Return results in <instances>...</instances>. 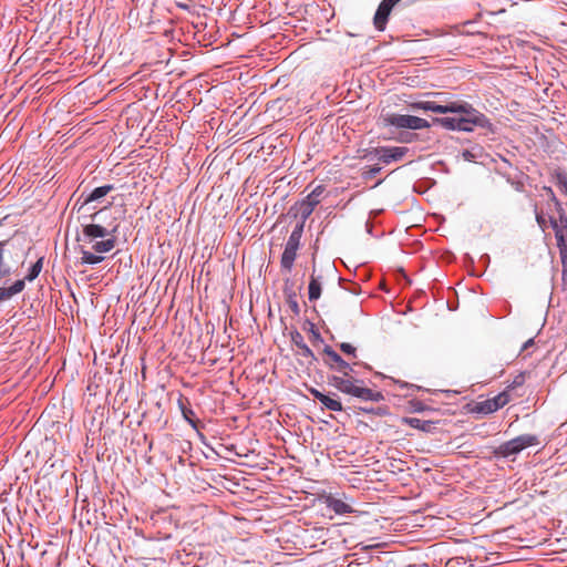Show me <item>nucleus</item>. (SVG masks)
Masks as SVG:
<instances>
[{"label":"nucleus","mask_w":567,"mask_h":567,"mask_svg":"<svg viewBox=\"0 0 567 567\" xmlns=\"http://www.w3.org/2000/svg\"><path fill=\"white\" fill-rule=\"evenodd\" d=\"M440 101H416L409 104L410 110L451 114L444 117H432L431 126L437 125L447 131L473 132L475 127L489 128V120L465 101L442 99L444 93H427Z\"/></svg>","instance_id":"obj_1"},{"label":"nucleus","mask_w":567,"mask_h":567,"mask_svg":"<svg viewBox=\"0 0 567 567\" xmlns=\"http://www.w3.org/2000/svg\"><path fill=\"white\" fill-rule=\"evenodd\" d=\"M86 218L90 219V223H82V238L78 236V241L93 243L97 238L118 233L120 223L110 206L99 209Z\"/></svg>","instance_id":"obj_2"},{"label":"nucleus","mask_w":567,"mask_h":567,"mask_svg":"<svg viewBox=\"0 0 567 567\" xmlns=\"http://www.w3.org/2000/svg\"><path fill=\"white\" fill-rule=\"evenodd\" d=\"M353 367L349 363V368L341 370L340 374H332L328 377V384L336 388L338 391L360 399L362 401L380 402L384 399L380 391H373L363 386V381L353 377Z\"/></svg>","instance_id":"obj_3"},{"label":"nucleus","mask_w":567,"mask_h":567,"mask_svg":"<svg viewBox=\"0 0 567 567\" xmlns=\"http://www.w3.org/2000/svg\"><path fill=\"white\" fill-rule=\"evenodd\" d=\"M338 270L332 264L317 267L313 262L308 286L309 301H317L321 297L322 286L329 281H340Z\"/></svg>","instance_id":"obj_4"},{"label":"nucleus","mask_w":567,"mask_h":567,"mask_svg":"<svg viewBox=\"0 0 567 567\" xmlns=\"http://www.w3.org/2000/svg\"><path fill=\"white\" fill-rule=\"evenodd\" d=\"M539 444V440L534 434H522L507 442L502 443L494 450L495 457L507 458L509 456L517 455L523 450Z\"/></svg>","instance_id":"obj_5"},{"label":"nucleus","mask_w":567,"mask_h":567,"mask_svg":"<svg viewBox=\"0 0 567 567\" xmlns=\"http://www.w3.org/2000/svg\"><path fill=\"white\" fill-rule=\"evenodd\" d=\"M323 193L324 186L318 185L305 199L291 206L288 212V215L299 217L298 221H302V224H306L307 219L313 213L316 206L320 203V198Z\"/></svg>","instance_id":"obj_6"},{"label":"nucleus","mask_w":567,"mask_h":567,"mask_svg":"<svg viewBox=\"0 0 567 567\" xmlns=\"http://www.w3.org/2000/svg\"><path fill=\"white\" fill-rule=\"evenodd\" d=\"M303 229H305V224H302V221H297V224L295 225V227L285 245V249L281 255L280 265H281V268L287 271H291V269L293 267V262L297 258V251L300 247V240H301V237L303 234Z\"/></svg>","instance_id":"obj_7"},{"label":"nucleus","mask_w":567,"mask_h":567,"mask_svg":"<svg viewBox=\"0 0 567 567\" xmlns=\"http://www.w3.org/2000/svg\"><path fill=\"white\" fill-rule=\"evenodd\" d=\"M382 120L384 125L394 126L398 128H408L416 131L431 127V123L429 121L414 115L388 113L382 115Z\"/></svg>","instance_id":"obj_8"},{"label":"nucleus","mask_w":567,"mask_h":567,"mask_svg":"<svg viewBox=\"0 0 567 567\" xmlns=\"http://www.w3.org/2000/svg\"><path fill=\"white\" fill-rule=\"evenodd\" d=\"M408 152L406 147H375L369 151L365 157L370 161L378 159L384 164L400 161Z\"/></svg>","instance_id":"obj_9"},{"label":"nucleus","mask_w":567,"mask_h":567,"mask_svg":"<svg viewBox=\"0 0 567 567\" xmlns=\"http://www.w3.org/2000/svg\"><path fill=\"white\" fill-rule=\"evenodd\" d=\"M509 396L506 392H502L492 399H487L483 402H478L475 405V412L482 414H491L508 403Z\"/></svg>","instance_id":"obj_10"},{"label":"nucleus","mask_w":567,"mask_h":567,"mask_svg":"<svg viewBox=\"0 0 567 567\" xmlns=\"http://www.w3.org/2000/svg\"><path fill=\"white\" fill-rule=\"evenodd\" d=\"M114 189V185L107 184L100 187L94 188L90 194L84 195V193L81 194V196L78 198L74 208L78 207V210L80 212L85 206H87L90 203L101 199L102 197L106 196L110 192Z\"/></svg>","instance_id":"obj_11"},{"label":"nucleus","mask_w":567,"mask_h":567,"mask_svg":"<svg viewBox=\"0 0 567 567\" xmlns=\"http://www.w3.org/2000/svg\"><path fill=\"white\" fill-rule=\"evenodd\" d=\"M322 353L324 354L323 363L332 371L340 373L341 370L349 368L347 362L337 351L330 346H324Z\"/></svg>","instance_id":"obj_12"},{"label":"nucleus","mask_w":567,"mask_h":567,"mask_svg":"<svg viewBox=\"0 0 567 567\" xmlns=\"http://www.w3.org/2000/svg\"><path fill=\"white\" fill-rule=\"evenodd\" d=\"M310 394L318 400L327 410L341 412L343 410L341 401L336 393L324 394L316 388L309 389Z\"/></svg>","instance_id":"obj_13"},{"label":"nucleus","mask_w":567,"mask_h":567,"mask_svg":"<svg viewBox=\"0 0 567 567\" xmlns=\"http://www.w3.org/2000/svg\"><path fill=\"white\" fill-rule=\"evenodd\" d=\"M546 190L550 194V198L555 204L556 212L558 217H549V223L553 229H567V215L561 206V203L555 196L553 189L550 187L546 188Z\"/></svg>","instance_id":"obj_14"},{"label":"nucleus","mask_w":567,"mask_h":567,"mask_svg":"<svg viewBox=\"0 0 567 567\" xmlns=\"http://www.w3.org/2000/svg\"><path fill=\"white\" fill-rule=\"evenodd\" d=\"M291 342L299 349V354L309 361V364H313L318 361L313 351L306 344L302 334L295 330L290 333Z\"/></svg>","instance_id":"obj_15"},{"label":"nucleus","mask_w":567,"mask_h":567,"mask_svg":"<svg viewBox=\"0 0 567 567\" xmlns=\"http://www.w3.org/2000/svg\"><path fill=\"white\" fill-rule=\"evenodd\" d=\"M326 506L338 515L353 513L352 506L340 498L328 495L324 499Z\"/></svg>","instance_id":"obj_16"},{"label":"nucleus","mask_w":567,"mask_h":567,"mask_svg":"<svg viewBox=\"0 0 567 567\" xmlns=\"http://www.w3.org/2000/svg\"><path fill=\"white\" fill-rule=\"evenodd\" d=\"M116 235L117 234H112L104 238H101V240H94L93 243H91L92 249L99 255L110 252L116 246Z\"/></svg>","instance_id":"obj_17"},{"label":"nucleus","mask_w":567,"mask_h":567,"mask_svg":"<svg viewBox=\"0 0 567 567\" xmlns=\"http://www.w3.org/2000/svg\"><path fill=\"white\" fill-rule=\"evenodd\" d=\"M25 287L24 280H16L9 287H0V303L10 300Z\"/></svg>","instance_id":"obj_18"},{"label":"nucleus","mask_w":567,"mask_h":567,"mask_svg":"<svg viewBox=\"0 0 567 567\" xmlns=\"http://www.w3.org/2000/svg\"><path fill=\"white\" fill-rule=\"evenodd\" d=\"M188 404V401L186 399H183L181 398L178 400V406L181 409V412L183 414V417L185 419V421H187V423L195 430L198 429V421H196L194 419V415H195V412L189 408L187 406Z\"/></svg>","instance_id":"obj_19"},{"label":"nucleus","mask_w":567,"mask_h":567,"mask_svg":"<svg viewBox=\"0 0 567 567\" xmlns=\"http://www.w3.org/2000/svg\"><path fill=\"white\" fill-rule=\"evenodd\" d=\"M405 423L411 427L421 430L423 432H431L435 424L433 421L421 420L417 417H406Z\"/></svg>","instance_id":"obj_20"},{"label":"nucleus","mask_w":567,"mask_h":567,"mask_svg":"<svg viewBox=\"0 0 567 567\" xmlns=\"http://www.w3.org/2000/svg\"><path fill=\"white\" fill-rule=\"evenodd\" d=\"M81 264L82 265H97L104 260V257L99 254H93L89 250H81Z\"/></svg>","instance_id":"obj_21"},{"label":"nucleus","mask_w":567,"mask_h":567,"mask_svg":"<svg viewBox=\"0 0 567 567\" xmlns=\"http://www.w3.org/2000/svg\"><path fill=\"white\" fill-rule=\"evenodd\" d=\"M286 301L295 316L300 313V307L297 301V295L292 289H285Z\"/></svg>","instance_id":"obj_22"},{"label":"nucleus","mask_w":567,"mask_h":567,"mask_svg":"<svg viewBox=\"0 0 567 567\" xmlns=\"http://www.w3.org/2000/svg\"><path fill=\"white\" fill-rule=\"evenodd\" d=\"M44 257L41 256L38 260L29 268L24 281H33L42 270Z\"/></svg>","instance_id":"obj_23"},{"label":"nucleus","mask_w":567,"mask_h":567,"mask_svg":"<svg viewBox=\"0 0 567 567\" xmlns=\"http://www.w3.org/2000/svg\"><path fill=\"white\" fill-rule=\"evenodd\" d=\"M7 241H0V280L11 274V268L4 262V247Z\"/></svg>","instance_id":"obj_24"},{"label":"nucleus","mask_w":567,"mask_h":567,"mask_svg":"<svg viewBox=\"0 0 567 567\" xmlns=\"http://www.w3.org/2000/svg\"><path fill=\"white\" fill-rule=\"evenodd\" d=\"M558 249L567 248V229H554Z\"/></svg>","instance_id":"obj_25"},{"label":"nucleus","mask_w":567,"mask_h":567,"mask_svg":"<svg viewBox=\"0 0 567 567\" xmlns=\"http://www.w3.org/2000/svg\"><path fill=\"white\" fill-rule=\"evenodd\" d=\"M555 178L557 186L567 195V173L563 171H557L555 173Z\"/></svg>","instance_id":"obj_26"},{"label":"nucleus","mask_w":567,"mask_h":567,"mask_svg":"<svg viewBox=\"0 0 567 567\" xmlns=\"http://www.w3.org/2000/svg\"><path fill=\"white\" fill-rule=\"evenodd\" d=\"M339 348L344 354L357 358V349L351 343L342 342L339 344Z\"/></svg>","instance_id":"obj_27"},{"label":"nucleus","mask_w":567,"mask_h":567,"mask_svg":"<svg viewBox=\"0 0 567 567\" xmlns=\"http://www.w3.org/2000/svg\"><path fill=\"white\" fill-rule=\"evenodd\" d=\"M381 167L380 166H372V167H369L367 171H364L362 173V177L364 179H371L373 178L377 174H379L381 172Z\"/></svg>","instance_id":"obj_28"},{"label":"nucleus","mask_w":567,"mask_h":567,"mask_svg":"<svg viewBox=\"0 0 567 567\" xmlns=\"http://www.w3.org/2000/svg\"><path fill=\"white\" fill-rule=\"evenodd\" d=\"M535 217L538 226L542 228V230H545L547 227V221L543 213L538 212L537 206H535Z\"/></svg>","instance_id":"obj_29"},{"label":"nucleus","mask_w":567,"mask_h":567,"mask_svg":"<svg viewBox=\"0 0 567 567\" xmlns=\"http://www.w3.org/2000/svg\"><path fill=\"white\" fill-rule=\"evenodd\" d=\"M560 261L563 266V274L567 272V248L559 249Z\"/></svg>","instance_id":"obj_30"},{"label":"nucleus","mask_w":567,"mask_h":567,"mask_svg":"<svg viewBox=\"0 0 567 567\" xmlns=\"http://www.w3.org/2000/svg\"><path fill=\"white\" fill-rule=\"evenodd\" d=\"M310 324V333L312 334V338L315 341H319V342H323V339L320 334V332L318 331V329L316 328V326L313 323H309Z\"/></svg>","instance_id":"obj_31"},{"label":"nucleus","mask_w":567,"mask_h":567,"mask_svg":"<svg viewBox=\"0 0 567 567\" xmlns=\"http://www.w3.org/2000/svg\"><path fill=\"white\" fill-rule=\"evenodd\" d=\"M462 156L465 161L473 162L475 161V155L470 150H464Z\"/></svg>","instance_id":"obj_32"},{"label":"nucleus","mask_w":567,"mask_h":567,"mask_svg":"<svg viewBox=\"0 0 567 567\" xmlns=\"http://www.w3.org/2000/svg\"><path fill=\"white\" fill-rule=\"evenodd\" d=\"M532 346H534V339L530 338L528 339L522 347V351H525L527 350L528 348H530Z\"/></svg>","instance_id":"obj_33"},{"label":"nucleus","mask_w":567,"mask_h":567,"mask_svg":"<svg viewBox=\"0 0 567 567\" xmlns=\"http://www.w3.org/2000/svg\"><path fill=\"white\" fill-rule=\"evenodd\" d=\"M357 546H361V549L363 550H368L370 548H374L377 547L378 545H369V546H365V545H362V544H358Z\"/></svg>","instance_id":"obj_34"},{"label":"nucleus","mask_w":567,"mask_h":567,"mask_svg":"<svg viewBox=\"0 0 567 567\" xmlns=\"http://www.w3.org/2000/svg\"><path fill=\"white\" fill-rule=\"evenodd\" d=\"M514 383H515L516 385H520V384L523 383V377H522V375L517 377V378L515 379Z\"/></svg>","instance_id":"obj_35"},{"label":"nucleus","mask_w":567,"mask_h":567,"mask_svg":"<svg viewBox=\"0 0 567 567\" xmlns=\"http://www.w3.org/2000/svg\"><path fill=\"white\" fill-rule=\"evenodd\" d=\"M361 410H362L363 412H365V413H370V412H372V411H373V410H372V409H370V408H361Z\"/></svg>","instance_id":"obj_36"}]
</instances>
